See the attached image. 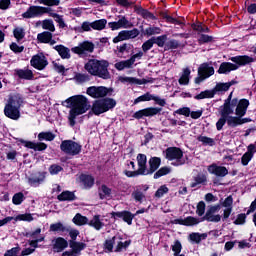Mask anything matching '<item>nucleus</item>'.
<instances>
[{"mask_svg":"<svg viewBox=\"0 0 256 256\" xmlns=\"http://www.w3.org/2000/svg\"><path fill=\"white\" fill-rule=\"evenodd\" d=\"M121 83H130V85H147V83H153L154 79L152 77L148 79H139L136 77H120Z\"/></svg>","mask_w":256,"mask_h":256,"instance_id":"4be33fe9","label":"nucleus"},{"mask_svg":"<svg viewBox=\"0 0 256 256\" xmlns=\"http://www.w3.org/2000/svg\"><path fill=\"white\" fill-rule=\"evenodd\" d=\"M30 65L37 71H43L47 65H49V61L43 52H40L34 56H32L30 60Z\"/></svg>","mask_w":256,"mask_h":256,"instance_id":"ddd939ff","label":"nucleus"},{"mask_svg":"<svg viewBox=\"0 0 256 256\" xmlns=\"http://www.w3.org/2000/svg\"><path fill=\"white\" fill-rule=\"evenodd\" d=\"M179 47H180L179 41L176 39H171L170 41L166 42L164 51H171V49H179Z\"/></svg>","mask_w":256,"mask_h":256,"instance_id":"052dcab7","label":"nucleus"},{"mask_svg":"<svg viewBox=\"0 0 256 256\" xmlns=\"http://www.w3.org/2000/svg\"><path fill=\"white\" fill-rule=\"evenodd\" d=\"M88 225L96 229V231H101L105 227V223L101 222V216L95 215L92 220L89 221Z\"/></svg>","mask_w":256,"mask_h":256,"instance_id":"c9c22d12","label":"nucleus"},{"mask_svg":"<svg viewBox=\"0 0 256 256\" xmlns=\"http://www.w3.org/2000/svg\"><path fill=\"white\" fill-rule=\"evenodd\" d=\"M101 191L102 193H99L100 199H105V197H111L112 190L107 185L102 184L101 185Z\"/></svg>","mask_w":256,"mask_h":256,"instance_id":"680f3d73","label":"nucleus"},{"mask_svg":"<svg viewBox=\"0 0 256 256\" xmlns=\"http://www.w3.org/2000/svg\"><path fill=\"white\" fill-rule=\"evenodd\" d=\"M48 14H49V17H53L55 22L58 23V26L60 29H65V27H67V24H65V20H63V16L53 11L48 12Z\"/></svg>","mask_w":256,"mask_h":256,"instance_id":"a18cd8bd","label":"nucleus"},{"mask_svg":"<svg viewBox=\"0 0 256 256\" xmlns=\"http://www.w3.org/2000/svg\"><path fill=\"white\" fill-rule=\"evenodd\" d=\"M160 17H162V19H164L166 23H170L172 25H180L181 29L185 27V22L170 16L169 14H167V12H160Z\"/></svg>","mask_w":256,"mask_h":256,"instance_id":"7c9ffc66","label":"nucleus"},{"mask_svg":"<svg viewBox=\"0 0 256 256\" xmlns=\"http://www.w3.org/2000/svg\"><path fill=\"white\" fill-rule=\"evenodd\" d=\"M80 183L84 185V189H91L95 185V177L91 174H80Z\"/></svg>","mask_w":256,"mask_h":256,"instance_id":"c85d7f7f","label":"nucleus"},{"mask_svg":"<svg viewBox=\"0 0 256 256\" xmlns=\"http://www.w3.org/2000/svg\"><path fill=\"white\" fill-rule=\"evenodd\" d=\"M237 69H239L237 64H233L231 62H222L219 69L217 70V73L219 75H227V73H231V71H237Z\"/></svg>","mask_w":256,"mask_h":256,"instance_id":"bb28decb","label":"nucleus"},{"mask_svg":"<svg viewBox=\"0 0 256 256\" xmlns=\"http://www.w3.org/2000/svg\"><path fill=\"white\" fill-rule=\"evenodd\" d=\"M51 37H53V33L49 31H44L42 33L37 34V41L38 43L47 44L49 43V41H51Z\"/></svg>","mask_w":256,"mask_h":256,"instance_id":"c03bdc74","label":"nucleus"},{"mask_svg":"<svg viewBox=\"0 0 256 256\" xmlns=\"http://www.w3.org/2000/svg\"><path fill=\"white\" fill-rule=\"evenodd\" d=\"M13 35L17 41H22L25 39V29L17 27L13 30Z\"/></svg>","mask_w":256,"mask_h":256,"instance_id":"bf43d9fd","label":"nucleus"},{"mask_svg":"<svg viewBox=\"0 0 256 256\" xmlns=\"http://www.w3.org/2000/svg\"><path fill=\"white\" fill-rule=\"evenodd\" d=\"M202 221L193 216H187L185 219L177 218L173 220L174 225H183L184 227H193L199 225Z\"/></svg>","mask_w":256,"mask_h":256,"instance_id":"aec40b11","label":"nucleus"},{"mask_svg":"<svg viewBox=\"0 0 256 256\" xmlns=\"http://www.w3.org/2000/svg\"><path fill=\"white\" fill-rule=\"evenodd\" d=\"M42 29L46 31H50V33H55V24H53V20L45 19L42 21Z\"/></svg>","mask_w":256,"mask_h":256,"instance_id":"5fc2aeb1","label":"nucleus"},{"mask_svg":"<svg viewBox=\"0 0 256 256\" xmlns=\"http://www.w3.org/2000/svg\"><path fill=\"white\" fill-rule=\"evenodd\" d=\"M240 117H242V116L227 115L225 117V123H227L228 127H239V125H241Z\"/></svg>","mask_w":256,"mask_h":256,"instance_id":"a19ab883","label":"nucleus"},{"mask_svg":"<svg viewBox=\"0 0 256 256\" xmlns=\"http://www.w3.org/2000/svg\"><path fill=\"white\" fill-rule=\"evenodd\" d=\"M15 221H28L29 223H31V221H33V215L30 213H26V214H19L14 218Z\"/></svg>","mask_w":256,"mask_h":256,"instance_id":"774afa93","label":"nucleus"},{"mask_svg":"<svg viewBox=\"0 0 256 256\" xmlns=\"http://www.w3.org/2000/svg\"><path fill=\"white\" fill-rule=\"evenodd\" d=\"M169 173H171V168L163 166L154 173L153 178L161 179V177H165V175H169Z\"/></svg>","mask_w":256,"mask_h":256,"instance_id":"8fccbe9b","label":"nucleus"},{"mask_svg":"<svg viewBox=\"0 0 256 256\" xmlns=\"http://www.w3.org/2000/svg\"><path fill=\"white\" fill-rule=\"evenodd\" d=\"M71 51L72 53H75V55H85V53H93V51H95V44L90 41H84L78 46L73 47Z\"/></svg>","mask_w":256,"mask_h":256,"instance_id":"2eb2a0df","label":"nucleus"},{"mask_svg":"<svg viewBox=\"0 0 256 256\" xmlns=\"http://www.w3.org/2000/svg\"><path fill=\"white\" fill-rule=\"evenodd\" d=\"M230 61H232V63H235L238 67H245V65L255 63V58L247 55H240L231 57Z\"/></svg>","mask_w":256,"mask_h":256,"instance_id":"5701e85b","label":"nucleus"},{"mask_svg":"<svg viewBox=\"0 0 256 256\" xmlns=\"http://www.w3.org/2000/svg\"><path fill=\"white\" fill-rule=\"evenodd\" d=\"M40 5H45L46 7H59L61 5V0H36Z\"/></svg>","mask_w":256,"mask_h":256,"instance_id":"603ef678","label":"nucleus"},{"mask_svg":"<svg viewBox=\"0 0 256 256\" xmlns=\"http://www.w3.org/2000/svg\"><path fill=\"white\" fill-rule=\"evenodd\" d=\"M229 89V85L223 82H219L215 85V87L213 88L214 90V94L216 95L217 93L221 92V91H227Z\"/></svg>","mask_w":256,"mask_h":256,"instance_id":"338daca9","label":"nucleus"},{"mask_svg":"<svg viewBox=\"0 0 256 256\" xmlns=\"http://www.w3.org/2000/svg\"><path fill=\"white\" fill-rule=\"evenodd\" d=\"M249 100L246 98H242L239 100V103L235 109V115L237 117H245L247 115V109H249Z\"/></svg>","mask_w":256,"mask_h":256,"instance_id":"393cba45","label":"nucleus"},{"mask_svg":"<svg viewBox=\"0 0 256 256\" xmlns=\"http://www.w3.org/2000/svg\"><path fill=\"white\" fill-rule=\"evenodd\" d=\"M191 27L193 31H197L198 33H211V29H209L206 25H203L202 23H193Z\"/></svg>","mask_w":256,"mask_h":256,"instance_id":"864d4df0","label":"nucleus"},{"mask_svg":"<svg viewBox=\"0 0 256 256\" xmlns=\"http://www.w3.org/2000/svg\"><path fill=\"white\" fill-rule=\"evenodd\" d=\"M140 29L142 35H147V37H153V35H161V29L157 26H150L145 30L143 29V26H140Z\"/></svg>","mask_w":256,"mask_h":256,"instance_id":"f704fd0d","label":"nucleus"},{"mask_svg":"<svg viewBox=\"0 0 256 256\" xmlns=\"http://www.w3.org/2000/svg\"><path fill=\"white\" fill-rule=\"evenodd\" d=\"M55 51L60 55L61 59H71V50L62 44L54 46Z\"/></svg>","mask_w":256,"mask_h":256,"instance_id":"2f4dec72","label":"nucleus"},{"mask_svg":"<svg viewBox=\"0 0 256 256\" xmlns=\"http://www.w3.org/2000/svg\"><path fill=\"white\" fill-rule=\"evenodd\" d=\"M191 75V70L189 68H185L183 70V74L178 80L179 85H189V76Z\"/></svg>","mask_w":256,"mask_h":256,"instance_id":"09e8293b","label":"nucleus"},{"mask_svg":"<svg viewBox=\"0 0 256 256\" xmlns=\"http://www.w3.org/2000/svg\"><path fill=\"white\" fill-rule=\"evenodd\" d=\"M117 107V100L111 97H105L95 100L92 103L91 111L94 115L99 117V115H103V113H107V111H112Z\"/></svg>","mask_w":256,"mask_h":256,"instance_id":"39448f33","label":"nucleus"},{"mask_svg":"<svg viewBox=\"0 0 256 256\" xmlns=\"http://www.w3.org/2000/svg\"><path fill=\"white\" fill-rule=\"evenodd\" d=\"M86 94L92 99H104L113 95V88L106 86H90L86 90Z\"/></svg>","mask_w":256,"mask_h":256,"instance_id":"0eeeda50","label":"nucleus"},{"mask_svg":"<svg viewBox=\"0 0 256 256\" xmlns=\"http://www.w3.org/2000/svg\"><path fill=\"white\" fill-rule=\"evenodd\" d=\"M161 111H163V108L161 107H147L143 108L141 110L136 111L132 117L133 119H137L138 121L140 119H143L144 117H155L157 115H161Z\"/></svg>","mask_w":256,"mask_h":256,"instance_id":"f8f14e48","label":"nucleus"},{"mask_svg":"<svg viewBox=\"0 0 256 256\" xmlns=\"http://www.w3.org/2000/svg\"><path fill=\"white\" fill-rule=\"evenodd\" d=\"M148 165L149 167L146 168L144 176L153 175V173L159 170V167H161V158L157 156L151 157L148 161Z\"/></svg>","mask_w":256,"mask_h":256,"instance_id":"412c9836","label":"nucleus"},{"mask_svg":"<svg viewBox=\"0 0 256 256\" xmlns=\"http://www.w3.org/2000/svg\"><path fill=\"white\" fill-rule=\"evenodd\" d=\"M58 201H76L77 196L75 192H71L69 190H65L57 196Z\"/></svg>","mask_w":256,"mask_h":256,"instance_id":"473e14b6","label":"nucleus"},{"mask_svg":"<svg viewBox=\"0 0 256 256\" xmlns=\"http://www.w3.org/2000/svg\"><path fill=\"white\" fill-rule=\"evenodd\" d=\"M82 149L83 146L73 140H63L60 144V150L62 151V153H65L66 155H71L72 157L79 155Z\"/></svg>","mask_w":256,"mask_h":256,"instance_id":"1a4fd4ad","label":"nucleus"},{"mask_svg":"<svg viewBox=\"0 0 256 256\" xmlns=\"http://www.w3.org/2000/svg\"><path fill=\"white\" fill-rule=\"evenodd\" d=\"M108 27L111 31H117L119 29H131L133 24L125 16H122L117 22H109Z\"/></svg>","mask_w":256,"mask_h":256,"instance_id":"dca6fc26","label":"nucleus"},{"mask_svg":"<svg viewBox=\"0 0 256 256\" xmlns=\"http://www.w3.org/2000/svg\"><path fill=\"white\" fill-rule=\"evenodd\" d=\"M152 39L154 41V45H157V47H166L167 45V34H163V35H160V36H152Z\"/></svg>","mask_w":256,"mask_h":256,"instance_id":"79ce46f5","label":"nucleus"},{"mask_svg":"<svg viewBox=\"0 0 256 256\" xmlns=\"http://www.w3.org/2000/svg\"><path fill=\"white\" fill-rule=\"evenodd\" d=\"M213 97H215V91L212 89L200 92L198 95L194 96V99L201 101V99H213Z\"/></svg>","mask_w":256,"mask_h":256,"instance_id":"37998d69","label":"nucleus"},{"mask_svg":"<svg viewBox=\"0 0 256 256\" xmlns=\"http://www.w3.org/2000/svg\"><path fill=\"white\" fill-rule=\"evenodd\" d=\"M215 213L217 212L212 208V206H210L207 209L205 215L200 218V221H207L208 223H219V221H221V215H215Z\"/></svg>","mask_w":256,"mask_h":256,"instance_id":"b1692460","label":"nucleus"},{"mask_svg":"<svg viewBox=\"0 0 256 256\" xmlns=\"http://www.w3.org/2000/svg\"><path fill=\"white\" fill-rule=\"evenodd\" d=\"M21 105H23V97L19 94L10 96L4 107V115L8 119L17 121L21 117Z\"/></svg>","mask_w":256,"mask_h":256,"instance_id":"20e7f679","label":"nucleus"},{"mask_svg":"<svg viewBox=\"0 0 256 256\" xmlns=\"http://www.w3.org/2000/svg\"><path fill=\"white\" fill-rule=\"evenodd\" d=\"M129 245H131V240H126L125 242H118L116 248H115V253H121L123 249H128Z\"/></svg>","mask_w":256,"mask_h":256,"instance_id":"e2e57ef3","label":"nucleus"},{"mask_svg":"<svg viewBox=\"0 0 256 256\" xmlns=\"http://www.w3.org/2000/svg\"><path fill=\"white\" fill-rule=\"evenodd\" d=\"M208 173L215 175L216 177H227L229 175V170L225 166H219L216 163H213L207 168Z\"/></svg>","mask_w":256,"mask_h":256,"instance_id":"f3484780","label":"nucleus"},{"mask_svg":"<svg viewBox=\"0 0 256 256\" xmlns=\"http://www.w3.org/2000/svg\"><path fill=\"white\" fill-rule=\"evenodd\" d=\"M50 11H53V8L32 5L28 7L26 12L22 13V17L23 19H35L37 17H43L45 13H50Z\"/></svg>","mask_w":256,"mask_h":256,"instance_id":"9d476101","label":"nucleus"},{"mask_svg":"<svg viewBox=\"0 0 256 256\" xmlns=\"http://www.w3.org/2000/svg\"><path fill=\"white\" fill-rule=\"evenodd\" d=\"M189 239L190 241H192V243H196L197 245H199V243H201V241L207 239V233H199V232H192L189 235Z\"/></svg>","mask_w":256,"mask_h":256,"instance_id":"58836bf2","label":"nucleus"},{"mask_svg":"<svg viewBox=\"0 0 256 256\" xmlns=\"http://www.w3.org/2000/svg\"><path fill=\"white\" fill-rule=\"evenodd\" d=\"M133 62L131 60V58H129L128 60H122L120 62H117L114 67L115 69H117V71H123L125 69H131V67H133Z\"/></svg>","mask_w":256,"mask_h":256,"instance_id":"4c0bfd02","label":"nucleus"},{"mask_svg":"<svg viewBox=\"0 0 256 256\" xmlns=\"http://www.w3.org/2000/svg\"><path fill=\"white\" fill-rule=\"evenodd\" d=\"M50 231L54 233H69L70 229L63 225V223L58 222L50 225Z\"/></svg>","mask_w":256,"mask_h":256,"instance_id":"ea45409f","label":"nucleus"},{"mask_svg":"<svg viewBox=\"0 0 256 256\" xmlns=\"http://www.w3.org/2000/svg\"><path fill=\"white\" fill-rule=\"evenodd\" d=\"M69 247V242L63 237H57L52 240L53 253H63Z\"/></svg>","mask_w":256,"mask_h":256,"instance_id":"a211bd4d","label":"nucleus"},{"mask_svg":"<svg viewBox=\"0 0 256 256\" xmlns=\"http://www.w3.org/2000/svg\"><path fill=\"white\" fill-rule=\"evenodd\" d=\"M107 27V19H99L92 22L94 31H103Z\"/></svg>","mask_w":256,"mask_h":256,"instance_id":"49530a36","label":"nucleus"},{"mask_svg":"<svg viewBox=\"0 0 256 256\" xmlns=\"http://www.w3.org/2000/svg\"><path fill=\"white\" fill-rule=\"evenodd\" d=\"M38 141H55V134L53 132H40L38 134Z\"/></svg>","mask_w":256,"mask_h":256,"instance_id":"de8ad7c7","label":"nucleus"},{"mask_svg":"<svg viewBox=\"0 0 256 256\" xmlns=\"http://www.w3.org/2000/svg\"><path fill=\"white\" fill-rule=\"evenodd\" d=\"M110 216H111V219H114V221H117L118 219H122L124 223H127V225H133V219H135V214L131 213V211L129 210L111 212Z\"/></svg>","mask_w":256,"mask_h":256,"instance_id":"4468645a","label":"nucleus"},{"mask_svg":"<svg viewBox=\"0 0 256 256\" xmlns=\"http://www.w3.org/2000/svg\"><path fill=\"white\" fill-rule=\"evenodd\" d=\"M74 79L77 83H87V81H91V76L89 74L76 73Z\"/></svg>","mask_w":256,"mask_h":256,"instance_id":"4d7b16f0","label":"nucleus"},{"mask_svg":"<svg viewBox=\"0 0 256 256\" xmlns=\"http://www.w3.org/2000/svg\"><path fill=\"white\" fill-rule=\"evenodd\" d=\"M138 169L135 171L124 170L123 173L128 178L139 177L140 175L145 176L147 171V155L139 153L136 157Z\"/></svg>","mask_w":256,"mask_h":256,"instance_id":"423d86ee","label":"nucleus"},{"mask_svg":"<svg viewBox=\"0 0 256 256\" xmlns=\"http://www.w3.org/2000/svg\"><path fill=\"white\" fill-rule=\"evenodd\" d=\"M237 105H239V99L233 98V92H231L227 99L224 101V104L221 106V117L216 122L217 131L223 130V127H225V118L227 115H233L234 109L237 107Z\"/></svg>","mask_w":256,"mask_h":256,"instance_id":"7ed1b4c3","label":"nucleus"},{"mask_svg":"<svg viewBox=\"0 0 256 256\" xmlns=\"http://www.w3.org/2000/svg\"><path fill=\"white\" fill-rule=\"evenodd\" d=\"M134 11L137 15H140L142 19H146V21H157V16L141 6H134Z\"/></svg>","mask_w":256,"mask_h":256,"instance_id":"a878e982","label":"nucleus"},{"mask_svg":"<svg viewBox=\"0 0 256 256\" xmlns=\"http://www.w3.org/2000/svg\"><path fill=\"white\" fill-rule=\"evenodd\" d=\"M129 32L127 30H122L118 33L116 37L113 38V43H120V41H128Z\"/></svg>","mask_w":256,"mask_h":256,"instance_id":"3c124183","label":"nucleus"},{"mask_svg":"<svg viewBox=\"0 0 256 256\" xmlns=\"http://www.w3.org/2000/svg\"><path fill=\"white\" fill-rule=\"evenodd\" d=\"M20 143L26 147V149H33V151H45L47 150L48 145L45 142H33L29 140L21 139Z\"/></svg>","mask_w":256,"mask_h":256,"instance_id":"6ab92c4d","label":"nucleus"},{"mask_svg":"<svg viewBox=\"0 0 256 256\" xmlns=\"http://www.w3.org/2000/svg\"><path fill=\"white\" fill-rule=\"evenodd\" d=\"M214 38L213 36H209L207 34H201L198 38L199 45H205V43H213Z\"/></svg>","mask_w":256,"mask_h":256,"instance_id":"0e129e2a","label":"nucleus"},{"mask_svg":"<svg viewBox=\"0 0 256 256\" xmlns=\"http://www.w3.org/2000/svg\"><path fill=\"white\" fill-rule=\"evenodd\" d=\"M72 222L78 227H83V225H87V223L89 222V218H87V216L81 215V213H77L73 217Z\"/></svg>","mask_w":256,"mask_h":256,"instance_id":"e433bc0d","label":"nucleus"},{"mask_svg":"<svg viewBox=\"0 0 256 256\" xmlns=\"http://www.w3.org/2000/svg\"><path fill=\"white\" fill-rule=\"evenodd\" d=\"M69 247L76 254V256L81 255V252L86 249L87 244L84 242H77L70 240L69 241Z\"/></svg>","mask_w":256,"mask_h":256,"instance_id":"c756f323","label":"nucleus"},{"mask_svg":"<svg viewBox=\"0 0 256 256\" xmlns=\"http://www.w3.org/2000/svg\"><path fill=\"white\" fill-rule=\"evenodd\" d=\"M25 201V194L23 192L15 193L12 197L13 205H21Z\"/></svg>","mask_w":256,"mask_h":256,"instance_id":"6e6d98bb","label":"nucleus"},{"mask_svg":"<svg viewBox=\"0 0 256 256\" xmlns=\"http://www.w3.org/2000/svg\"><path fill=\"white\" fill-rule=\"evenodd\" d=\"M212 75H215V68L210 66L209 63L204 62L198 68V76L195 78L194 83L200 85L202 81L209 79Z\"/></svg>","mask_w":256,"mask_h":256,"instance_id":"9b49d317","label":"nucleus"},{"mask_svg":"<svg viewBox=\"0 0 256 256\" xmlns=\"http://www.w3.org/2000/svg\"><path fill=\"white\" fill-rule=\"evenodd\" d=\"M166 193H169V188L167 187V185H162L157 189L154 197H157V199H161V197H163V195H166Z\"/></svg>","mask_w":256,"mask_h":256,"instance_id":"69168bd1","label":"nucleus"},{"mask_svg":"<svg viewBox=\"0 0 256 256\" xmlns=\"http://www.w3.org/2000/svg\"><path fill=\"white\" fill-rule=\"evenodd\" d=\"M194 182L190 184V187L194 189L197 185H205L207 183V175L203 173H198L196 176L193 177Z\"/></svg>","mask_w":256,"mask_h":256,"instance_id":"72a5a7b5","label":"nucleus"},{"mask_svg":"<svg viewBox=\"0 0 256 256\" xmlns=\"http://www.w3.org/2000/svg\"><path fill=\"white\" fill-rule=\"evenodd\" d=\"M68 103V107H70L68 121L70 127H75V119L79 117V115H83L91 109V104L89 103V99L83 95H74L66 99Z\"/></svg>","mask_w":256,"mask_h":256,"instance_id":"f257e3e1","label":"nucleus"},{"mask_svg":"<svg viewBox=\"0 0 256 256\" xmlns=\"http://www.w3.org/2000/svg\"><path fill=\"white\" fill-rule=\"evenodd\" d=\"M109 62L107 60L90 59L85 65L84 69L88 71L90 75L94 77H100V79H111L109 73Z\"/></svg>","mask_w":256,"mask_h":256,"instance_id":"f03ea898","label":"nucleus"},{"mask_svg":"<svg viewBox=\"0 0 256 256\" xmlns=\"http://www.w3.org/2000/svg\"><path fill=\"white\" fill-rule=\"evenodd\" d=\"M165 159L168 161H176L172 163L174 167H179V165H185V160H183V150L179 147H168L165 150Z\"/></svg>","mask_w":256,"mask_h":256,"instance_id":"6e6552de","label":"nucleus"},{"mask_svg":"<svg viewBox=\"0 0 256 256\" xmlns=\"http://www.w3.org/2000/svg\"><path fill=\"white\" fill-rule=\"evenodd\" d=\"M153 94H151L150 92H146L145 94L137 97L134 100V105H137L139 103H143L145 101H151Z\"/></svg>","mask_w":256,"mask_h":256,"instance_id":"13d9d810","label":"nucleus"},{"mask_svg":"<svg viewBox=\"0 0 256 256\" xmlns=\"http://www.w3.org/2000/svg\"><path fill=\"white\" fill-rule=\"evenodd\" d=\"M14 75L15 77H18V79H24L25 81H33L35 78L33 71L29 69H15Z\"/></svg>","mask_w":256,"mask_h":256,"instance_id":"cd10ccee","label":"nucleus"}]
</instances>
